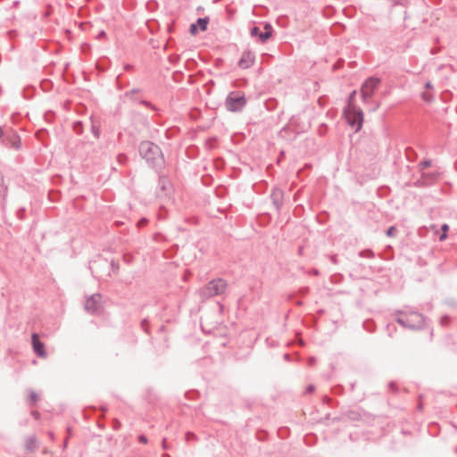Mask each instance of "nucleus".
Returning <instances> with one entry per match:
<instances>
[{"label": "nucleus", "mask_w": 457, "mask_h": 457, "mask_svg": "<svg viewBox=\"0 0 457 457\" xmlns=\"http://www.w3.org/2000/svg\"><path fill=\"white\" fill-rule=\"evenodd\" d=\"M139 154L147 164L156 170L164 165V156L161 148L151 141H143L139 145Z\"/></svg>", "instance_id": "nucleus-1"}, {"label": "nucleus", "mask_w": 457, "mask_h": 457, "mask_svg": "<svg viewBox=\"0 0 457 457\" xmlns=\"http://www.w3.org/2000/svg\"><path fill=\"white\" fill-rule=\"evenodd\" d=\"M395 315V321L405 328L420 330L426 327L425 317L418 312L396 311Z\"/></svg>", "instance_id": "nucleus-2"}, {"label": "nucleus", "mask_w": 457, "mask_h": 457, "mask_svg": "<svg viewBox=\"0 0 457 457\" xmlns=\"http://www.w3.org/2000/svg\"><path fill=\"white\" fill-rule=\"evenodd\" d=\"M227 286L223 278H214L199 289V295L203 300L220 295L225 292Z\"/></svg>", "instance_id": "nucleus-3"}, {"label": "nucleus", "mask_w": 457, "mask_h": 457, "mask_svg": "<svg viewBox=\"0 0 457 457\" xmlns=\"http://www.w3.org/2000/svg\"><path fill=\"white\" fill-rule=\"evenodd\" d=\"M246 103V98L243 93L233 91L228 95L225 100V106L228 111L237 112H241L245 108Z\"/></svg>", "instance_id": "nucleus-4"}, {"label": "nucleus", "mask_w": 457, "mask_h": 457, "mask_svg": "<svg viewBox=\"0 0 457 457\" xmlns=\"http://www.w3.org/2000/svg\"><path fill=\"white\" fill-rule=\"evenodd\" d=\"M355 95L356 91L353 90L348 96V104L350 106L349 114L352 116L348 118V122L352 127H356V130H359L363 123V112L361 109L356 108L355 106H351Z\"/></svg>", "instance_id": "nucleus-5"}, {"label": "nucleus", "mask_w": 457, "mask_h": 457, "mask_svg": "<svg viewBox=\"0 0 457 457\" xmlns=\"http://www.w3.org/2000/svg\"><path fill=\"white\" fill-rule=\"evenodd\" d=\"M381 80L377 77H369L361 85V96L364 103H367L371 98L374 91L379 86Z\"/></svg>", "instance_id": "nucleus-6"}, {"label": "nucleus", "mask_w": 457, "mask_h": 457, "mask_svg": "<svg viewBox=\"0 0 457 457\" xmlns=\"http://www.w3.org/2000/svg\"><path fill=\"white\" fill-rule=\"evenodd\" d=\"M85 310L91 314H98L103 310L102 295L94 294L85 302Z\"/></svg>", "instance_id": "nucleus-7"}, {"label": "nucleus", "mask_w": 457, "mask_h": 457, "mask_svg": "<svg viewBox=\"0 0 457 457\" xmlns=\"http://www.w3.org/2000/svg\"><path fill=\"white\" fill-rule=\"evenodd\" d=\"M273 33V28L270 23H265L264 31H262L261 29L257 26H253L250 29V35L253 37H258L260 42H266Z\"/></svg>", "instance_id": "nucleus-8"}, {"label": "nucleus", "mask_w": 457, "mask_h": 457, "mask_svg": "<svg viewBox=\"0 0 457 457\" xmlns=\"http://www.w3.org/2000/svg\"><path fill=\"white\" fill-rule=\"evenodd\" d=\"M270 198L276 211L279 212L283 205L284 191L278 187H273L270 194Z\"/></svg>", "instance_id": "nucleus-9"}, {"label": "nucleus", "mask_w": 457, "mask_h": 457, "mask_svg": "<svg viewBox=\"0 0 457 457\" xmlns=\"http://www.w3.org/2000/svg\"><path fill=\"white\" fill-rule=\"evenodd\" d=\"M31 343H32L33 350L37 356H39V357L46 356V353L45 351V345L39 339V337L37 334H36V333L32 334Z\"/></svg>", "instance_id": "nucleus-10"}, {"label": "nucleus", "mask_w": 457, "mask_h": 457, "mask_svg": "<svg viewBox=\"0 0 457 457\" xmlns=\"http://www.w3.org/2000/svg\"><path fill=\"white\" fill-rule=\"evenodd\" d=\"M437 179V174L436 172H423L421 175V179L418 180V184L420 186H428L433 183Z\"/></svg>", "instance_id": "nucleus-11"}, {"label": "nucleus", "mask_w": 457, "mask_h": 457, "mask_svg": "<svg viewBox=\"0 0 457 457\" xmlns=\"http://www.w3.org/2000/svg\"><path fill=\"white\" fill-rule=\"evenodd\" d=\"M25 446L28 451L33 452L37 449L38 445L35 436H29L26 439Z\"/></svg>", "instance_id": "nucleus-12"}, {"label": "nucleus", "mask_w": 457, "mask_h": 457, "mask_svg": "<svg viewBox=\"0 0 457 457\" xmlns=\"http://www.w3.org/2000/svg\"><path fill=\"white\" fill-rule=\"evenodd\" d=\"M6 140L7 142L5 144L14 149H19L21 145V138L17 135H12L11 137H7Z\"/></svg>", "instance_id": "nucleus-13"}, {"label": "nucleus", "mask_w": 457, "mask_h": 457, "mask_svg": "<svg viewBox=\"0 0 457 457\" xmlns=\"http://www.w3.org/2000/svg\"><path fill=\"white\" fill-rule=\"evenodd\" d=\"M170 180L165 176H160L159 181H158V187L162 191L165 192L168 187H170Z\"/></svg>", "instance_id": "nucleus-14"}, {"label": "nucleus", "mask_w": 457, "mask_h": 457, "mask_svg": "<svg viewBox=\"0 0 457 457\" xmlns=\"http://www.w3.org/2000/svg\"><path fill=\"white\" fill-rule=\"evenodd\" d=\"M209 23V18L204 17V18H198L195 25L198 27V29L201 31H205L207 29V25Z\"/></svg>", "instance_id": "nucleus-15"}, {"label": "nucleus", "mask_w": 457, "mask_h": 457, "mask_svg": "<svg viewBox=\"0 0 457 457\" xmlns=\"http://www.w3.org/2000/svg\"><path fill=\"white\" fill-rule=\"evenodd\" d=\"M254 59H239L237 65L241 69H248L253 65Z\"/></svg>", "instance_id": "nucleus-16"}, {"label": "nucleus", "mask_w": 457, "mask_h": 457, "mask_svg": "<svg viewBox=\"0 0 457 457\" xmlns=\"http://www.w3.org/2000/svg\"><path fill=\"white\" fill-rule=\"evenodd\" d=\"M72 129L74 132L78 135H81L83 133V123L80 120H77L73 122Z\"/></svg>", "instance_id": "nucleus-17"}, {"label": "nucleus", "mask_w": 457, "mask_h": 457, "mask_svg": "<svg viewBox=\"0 0 457 457\" xmlns=\"http://www.w3.org/2000/svg\"><path fill=\"white\" fill-rule=\"evenodd\" d=\"M39 397L37 395V394L34 391H31L29 395V406H33L36 404V403L38 401Z\"/></svg>", "instance_id": "nucleus-18"}, {"label": "nucleus", "mask_w": 457, "mask_h": 457, "mask_svg": "<svg viewBox=\"0 0 457 457\" xmlns=\"http://www.w3.org/2000/svg\"><path fill=\"white\" fill-rule=\"evenodd\" d=\"M359 256L363 258H373L375 256L374 253L370 249H365L359 253Z\"/></svg>", "instance_id": "nucleus-19"}, {"label": "nucleus", "mask_w": 457, "mask_h": 457, "mask_svg": "<svg viewBox=\"0 0 457 457\" xmlns=\"http://www.w3.org/2000/svg\"><path fill=\"white\" fill-rule=\"evenodd\" d=\"M91 131L96 138L99 137L100 129L97 125H96V123L94 122V120L92 119H91Z\"/></svg>", "instance_id": "nucleus-20"}, {"label": "nucleus", "mask_w": 457, "mask_h": 457, "mask_svg": "<svg viewBox=\"0 0 457 457\" xmlns=\"http://www.w3.org/2000/svg\"><path fill=\"white\" fill-rule=\"evenodd\" d=\"M363 328L368 332H373L374 330V323L371 320H365L363 322Z\"/></svg>", "instance_id": "nucleus-21"}, {"label": "nucleus", "mask_w": 457, "mask_h": 457, "mask_svg": "<svg viewBox=\"0 0 457 457\" xmlns=\"http://www.w3.org/2000/svg\"><path fill=\"white\" fill-rule=\"evenodd\" d=\"M347 417L353 420H358L360 419V413L355 411H347Z\"/></svg>", "instance_id": "nucleus-22"}, {"label": "nucleus", "mask_w": 457, "mask_h": 457, "mask_svg": "<svg viewBox=\"0 0 457 457\" xmlns=\"http://www.w3.org/2000/svg\"><path fill=\"white\" fill-rule=\"evenodd\" d=\"M441 229L443 230L442 235L439 237V240L443 241L446 238L447 235L446 232L449 230V226L447 224H443L441 227Z\"/></svg>", "instance_id": "nucleus-23"}, {"label": "nucleus", "mask_w": 457, "mask_h": 457, "mask_svg": "<svg viewBox=\"0 0 457 457\" xmlns=\"http://www.w3.org/2000/svg\"><path fill=\"white\" fill-rule=\"evenodd\" d=\"M421 97L426 102H431L433 100V95L429 92H423Z\"/></svg>", "instance_id": "nucleus-24"}, {"label": "nucleus", "mask_w": 457, "mask_h": 457, "mask_svg": "<svg viewBox=\"0 0 457 457\" xmlns=\"http://www.w3.org/2000/svg\"><path fill=\"white\" fill-rule=\"evenodd\" d=\"M395 233H396V228L395 226H391L387 228V230L386 231V235L387 237H395Z\"/></svg>", "instance_id": "nucleus-25"}, {"label": "nucleus", "mask_w": 457, "mask_h": 457, "mask_svg": "<svg viewBox=\"0 0 457 457\" xmlns=\"http://www.w3.org/2000/svg\"><path fill=\"white\" fill-rule=\"evenodd\" d=\"M200 29H198V27L195 25V23H192L190 25V28H189V32L191 35H196L198 33Z\"/></svg>", "instance_id": "nucleus-26"}, {"label": "nucleus", "mask_w": 457, "mask_h": 457, "mask_svg": "<svg viewBox=\"0 0 457 457\" xmlns=\"http://www.w3.org/2000/svg\"><path fill=\"white\" fill-rule=\"evenodd\" d=\"M419 165L421 170L428 168L431 166V161L430 160L422 161Z\"/></svg>", "instance_id": "nucleus-27"}, {"label": "nucleus", "mask_w": 457, "mask_h": 457, "mask_svg": "<svg viewBox=\"0 0 457 457\" xmlns=\"http://www.w3.org/2000/svg\"><path fill=\"white\" fill-rule=\"evenodd\" d=\"M451 321V318L447 315L443 316L440 320V322L443 326H447Z\"/></svg>", "instance_id": "nucleus-28"}, {"label": "nucleus", "mask_w": 457, "mask_h": 457, "mask_svg": "<svg viewBox=\"0 0 457 457\" xmlns=\"http://www.w3.org/2000/svg\"><path fill=\"white\" fill-rule=\"evenodd\" d=\"M110 267H111L112 270L114 272H117L120 268L119 263L113 260L111 262Z\"/></svg>", "instance_id": "nucleus-29"}, {"label": "nucleus", "mask_w": 457, "mask_h": 457, "mask_svg": "<svg viewBox=\"0 0 457 457\" xmlns=\"http://www.w3.org/2000/svg\"><path fill=\"white\" fill-rule=\"evenodd\" d=\"M148 325H149V322L146 319H144L142 321H141V328L144 329V331H145L146 333H149L148 332Z\"/></svg>", "instance_id": "nucleus-30"}, {"label": "nucleus", "mask_w": 457, "mask_h": 457, "mask_svg": "<svg viewBox=\"0 0 457 457\" xmlns=\"http://www.w3.org/2000/svg\"><path fill=\"white\" fill-rule=\"evenodd\" d=\"M128 160V157L125 154H119L118 155V162L120 164H124Z\"/></svg>", "instance_id": "nucleus-31"}, {"label": "nucleus", "mask_w": 457, "mask_h": 457, "mask_svg": "<svg viewBox=\"0 0 457 457\" xmlns=\"http://www.w3.org/2000/svg\"><path fill=\"white\" fill-rule=\"evenodd\" d=\"M147 222H148L147 219L142 218L141 220H138L137 227H139V228L144 227L147 224Z\"/></svg>", "instance_id": "nucleus-32"}, {"label": "nucleus", "mask_w": 457, "mask_h": 457, "mask_svg": "<svg viewBox=\"0 0 457 457\" xmlns=\"http://www.w3.org/2000/svg\"><path fill=\"white\" fill-rule=\"evenodd\" d=\"M105 37H106V33H105V31H104V30H101V31H99V32H98V34L96 36V38L100 40V39L104 38Z\"/></svg>", "instance_id": "nucleus-33"}, {"label": "nucleus", "mask_w": 457, "mask_h": 457, "mask_svg": "<svg viewBox=\"0 0 457 457\" xmlns=\"http://www.w3.org/2000/svg\"><path fill=\"white\" fill-rule=\"evenodd\" d=\"M138 442L141 444H146L148 442L147 437L145 435H140L138 436Z\"/></svg>", "instance_id": "nucleus-34"}, {"label": "nucleus", "mask_w": 457, "mask_h": 457, "mask_svg": "<svg viewBox=\"0 0 457 457\" xmlns=\"http://www.w3.org/2000/svg\"><path fill=\"white\" fill-rule=\"evenodd\" d=\"M308 273L310 275H312V276H319L320 275V271L317 269H312Z\"/></svg>", "instance_id": "nucleus-35"}, {"label": "nucleus", "mask_w": 457, "mask_h": 457, "mask_svg": "<svg viewBox=\"0 0 457 457\" xmlns=\"http://www.w3.org/2000/svg\"><path fill=\"white\" fill-rule=\"evenodd\" d=\"M31 415L36 420H38L40 418V413L37 411H32Z\"/></svg>", "instance_id": "nucleus-36"}, {"label": "nucleus", "mask_w": 457, "mask_h": 457, "mask_svg": "<svg viewBox=\"0 0 457 457\" xmlns=\"http://www.w3.org/2000/svg\"><path fill=\"white\" fill-rule=\"evenodd\" d=\"M388 387H389L390 390L395 391L396 390V384L395 382H390L388 384Z\"/></svg>", "instance_id": "nucleus-37"}, {"label": "nucleus", "mask_w": 457, "mask_h": 457, "mask_svg": "<svg viewBox=\"0 0 457 457\" xmlns=\"http://www.w3.org/2000/svg\"><path fill=\"white\" fill-rule=\"evenodd\" d=\"M315 387L312 385H309L306 388V393L311 394L314 391Z\"/></svg>", "instance_id": "nucleus-38"}, {"label": "nucleus", "mask_w": 457, "mask_h": 457, "mask_svg": "<svg viewBox=\"0 0 457 457\" xmlns=\"http://www.w3.org/2000/svg\"><path fill=\"white\" fill-rule=\"evenodd\" d=\"M315 361H316V359L314 357H310L308 360V364L310 366H312V365H314Z\"/></svg>", "instance_id": "nucleus-39"}, {"label": "nucleus", "mask_w": 457, "mask_h": 457, "mask_svg": "<svg viewBox=\"0 0 457 457\" xmlns=\"http://www.w3.org/2000/svg\"><path fill=\"white\" fill-rule=\"evenodd\" d=\"M330 261H331L332 263L337 264V255H331L330 256Z\"/></svg>", "instance_id": "nucleus-40"}, {"label": "nucleus", "mask_w": 457, "mask_h": 457, "mask_svg": "<svg viewBox=\"0 0 457 457\" xmlns=\"http://www.w3.org/2000/svg\"><path fill=\"white\" fill-rule=\"evenodd\" d=\"M308 292H309V287H305L301 288V293H302L303 295H305V294H307Z\"/></svg>", "instance_id": "nucleus-41"}, {"label": "nucleus", "mask_w": 457, "mask_h": 457, "mask_svg": "<svg viewBox=\"0 0 457 457\" xmlns=\"http://www.w3.org/2000/svg\"><path fill=\"white\" fill-rule=\"evenodd\" d=\"M425 87H426L427 89H432V88H433V86H432L431 82H429V81H428V82H427V83L425 84Z\"/></svg>", "instance_id": "nucleus-42"}, {"label": "nucleus", "mask_w": 457, "mask_h": 457, "mask_svg": "<svg viewBox=\"0 0 457 457\" xmlns=\"http://www.w3.org/2000/svg\"><path fill=\"white\" fill-rule=\"evenodd\" d=\"M96 66L97 69L101 70V71H104V69L100 67V64L98 63V62H96Z\"/></svg>", "instance_id": "nucleus-43"}, {"label": "nucleus", "mask_w": 457, "mask_h": 457, "mask_svg": "<svg viewBox=\"0 0 457 457\" xmlns=\"http://www.w3.org/2000/svg\"><path fill=\"white\" fill-rule=\"evenodd\" d=\"M262 57H270V58H272L273 55L271 54H262Z\"/></svg>", "instance_id": "nucleus-44"}, {"label": "nucleus", "mask_w": 457, "mask_h": 457, "mask_svg": "<svg viewBox=\"0 0 457 457\" xmlns=\"http://www.w3.org/2000/svg\"><path fill=\"white\" fill-rule=\"evenodd\" d=\"M4 136L3 129L0 127V138H2Z\"/></svg>", "instance_id": "nucleus-45"}, {"label": "nucleus", "mask_w": 457, "mask_h": 457, "mask_svg": "<svg viewBox=\"0 0 457 457\" xmlns=\"http://www.w3.org/2000/svg\"><path fill=\"white\" fill-rule=\"evenodd\" d=\"M137 91H138L137 89H132V90L129 92V94H134V93H136V92H137Z\"/></svg>", "instance_id": "nucleus-46"}, {"label": "nucleus", "mask_w": 457, "mask_h": 457, "mask_svg": "<svg viewBox=\"0 0 457 457\" xmlns=\"http://www.w3.org/2000/svg\"><path fill=\"white\" fill-rule=\"evenodd\" d=\"M168 57H169V58H171V57H174V56H173L172 54H170ZM175 57H179V55H176Z\"/></svg>", "instance_id": "nucleus-47"}, {"label": "nucleus", "mask_w": 457, "mask_h": 457, "mask_svg": "<svg viewBox=\"0 0 457 457\" xmlns=\"http://www.w3.org/2000/svg\"><path fill=\"white\" fill-rule=\"evenodd\" d=\"M23 212H24V209H21L19 211V213L21 212V214H23Z\"/></svg>", "instance_id": "nucleus-48"}, {"label": "nucleus", "mask_w": 457, "mask_h": 457, "mask_svg": "<svg viewBox=\"0 0 457 457\" xmlns=\"http://www.w3.org/2000/svg\"><path fill=\"white\" fill-rule=\"evenodd\" d=\"M23 212H24V209H21L19 211V213L21 212V214H23Z\"/></svg>", "instance_id": "nucleus-49"}, {"label": "nucleus", "mask_w": 457, "mask_h": 457, "mask_svg": "<svg viewBox=\"0 0 457 457\" xmlns=\"http://www.w3.org/2000/svg\"><path fill=\"white\" fill-rule=\"evenodd\" d=\"M430 53H431V54H436V52H434L433 49H431Z\"/></svg>", "instance_id": "nucleus-50"}, {"label": "nucleus", "mask_w": 457, "mask_h": 457, "mask_svg": "<svg viewBox=\"0 0 457 457\" xmlns=\"http://www.w3.org/2000/svg\"><path fill=\"white\" fill-rule=\"evenodd\" d=\"M289 358V355L288 354H285V359H288Z\"/></svg>", "instance_id": "nucleus-51"}, {"label": "nucleus", "mask_w": 457, "mask_h": 457, "mask_svg": "<svg viewBox=\"0 0 457 457\" xmlns=\"http://www.w3.org/2000/svg\"><path fill=\"white\" fill-rule=\"evenodd\" d=\"M124 261L129 262V258L124 257Z\"/></svg>", "instance_id": "nucleus-52"}, {"label": "nucleus", "mask_w": 457, "mask_h": 457, "mask_svg": "<svg viewBox=\"0 0 457 457\" xmlns=\"http://www.w3.org/2000/svg\"><path fill=\"white\" fill-rule=\"evenodd\" d=\"M124 261L129 262V258L124 257Z\"/></svg>", "instance_id": "nucleus-53"}]
</instances>
